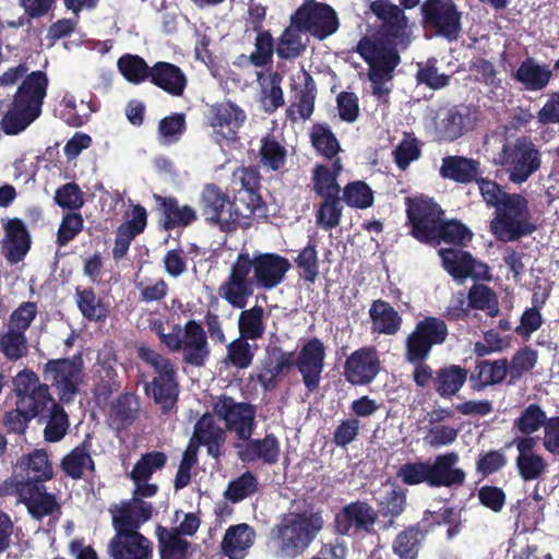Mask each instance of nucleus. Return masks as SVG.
I'll list each match as a JSON object with an SVG mask.
<instances>
[{"instance_id":"nucleus-1","label":"nucleus","mask_w":559,"mask_h":559,"mask_svg":"<svg viewBox=\"0 0 559 559\" xmlns=\"http://www.w3.org/2000/svg\"><path fill=\"white\" fill-rule=\"evenodd\" d=\"M370 11L382 22V28L388 41L393 47L372 45L368 40L360 41L358 49L368 62L373 94L378 97L386 95L390 91L392 71L400 62L396 49H404L409 43L412 26L402 9L386 0H374L370 3Z\"/></svg>"},{"instance_id":"nucleus-2","label":"nucleus","mask_w":559,"mask_h":559,"mask_svg":"<svg viewBox=\"0 0 559 559\" xmlns=\"http://www.w3.org/2000/svg\"><path fill=\"white\" fill-rule=\"evenodd\" d=\"M442 211L431 199L416 197L407 199V216L412 223V235L421 242H450L464 245L472 239L471 230L457 221H441Z\"/></svg>"},{"instance_id":"nucleus-3","label":"nucleus","mask_w":559,"mask_h":559,"mask_svg":"<svg viewBox=\"0 0 559 559\" xmlns=\"http://www.w3.org/2000/svg\"><path fill=\"white\" fill-rule=\"evenodd\" d=\"M13 391L16 396V409L7 417V426L14 431L24 432L26 424L44 415L55 405L47 384L31 369H23L13 379Z\"/></svg>"},{"instance_id":"nucleus-4","label":"nucleus","mask_w":559,"mask_h":559,"mask_svg":"<svg viewBox=\"0 0 559 559\" xmlns=\"http://www.w3.org/2000/svg\"><path fill=\"white\" fill-rule=\"evenodd\" d=\"M318 513H290L273 528L271 537L278 558H294L302 554L322 528Z\"/></svg>"},{"instance_id":"nucleus-5","label":"nucleus","mask_w":559,"mask_h":559,"mask_svg":"<svg viewBox=\"0 0 559 559\" xmlns=\"http://www.w3.org/2000/svg\"><path fill=\"white\" fill-rule=\"evenodd\" d=\"M48 80L41 71L32 72L20 86L12 108L2 118L7 134H17L37 119L46 96Z\"/></svg>"},{"instance_id":"nucleus-6","label":"nucleus","mask_w":559,"mask_h":559,"mask_svg":"<svg viewBox=\"0 0 559 559\" xmlns=\"http://www.w3.org/2000/svg\"><path fill=\"white\" fill-rule=\"evenodd\" d=\"M542 152L527 138L506 140L493 157V164L502 167L510 182L523 185L542 167Z\"/></svg>"},{"instance_id":"nucleus-7","label":"nucleus","mask_w":559,"mask_h":559,"mask_svg":"<svg viewBox=\"0 0 559 559\" xmlns=\"http://www.w3.org/2000/svg\"><path fill=\"white\" fill-rule=\"evenodd\" d=\"M492 233L503 241H512L531 234L535 227L531 223L527 199L520 193H510L496 210L490 223Z\"/></svg>"},{"instance_id":"nucleus-8","label":"nucleus","mask_w":559,"mask_h":559,"mask_svg":"<svg viewBox=\"0 0 559 559\" xmlns=\"http://www.w3.org/2000/svg\"><path fill=\"white\" fill-rule=\"evenodd\" d=\"M201 204L206 219L218 225L223 230L249 225L251 214L246 209L239 211L228 197L214 185H207L203 189Z\"/></svg>"},{"instance_id":"nucleus-9","label":"nucleus","mask_w":559,"mask_h":559,"mask_svg":"<svg viewBox=\"0 0 559 559\" xmlns=\"http://www.w3.org/2000/svg\"><path fill=\"white\" fill-rule=\"evenodd\" d=\"M139 356L157 372V377L146 385V391L152 394L155 402L159 404L165 412L170 409L178 395L174 366L168 359L162 357L147 346L139 347Z\"/></svg>"},{"instance_id":"nucleus-10","label":"nucleus","mask_w":559,"mask_h":559,"mask_svg":"<svg viewBox=\"0 0 559 559\" xmlns=\"http://www.w3.org/2000/svg\"><path fill=\"white\" fill-rule=\"evenodd\" d=\"M250 273V254L241 252L231 264L228 277L219 285L218 296L234 308H245L254 287Z\"/></svg>"},{"instance_id":"nucleus-11","label":"nucleus","mask_w":559,"mask_h":559,"mask_svg":"<svg viewBox=\"0 0 559 559\" xmlns=\"http://www.w3.org/2000/svg\"><path fill=\"white\" fill-rule=\"evenodd\" d=\"M420 11L426 28L449 40H455L459 37L461 12L452 0H426Z\"/></svg>"},{"instance_id":"nucleus-12","label":"nucleus","mask_w":559,"mask_h":559,"mask_svg":"<svg viewBox=\"0 0 559 559\" xmlns=\"http://www.w3.org/2000/svg\"><path fill=\"white\" fill-rule=\"evenodd\" d=\"M448 336V328L443 320L427 317L419 321L406 340V358L411 362L425 360L431 347L442 344Z\"/></svg>"},{"instance_id":"nucleus-13","label":"nucleus","mask_w":559,"mask_h":559,"mask_svg":"<svg viewBox=\"0 0 559 559\" xmlns=\"http://www.w3.org/2000/svg\"><path fill=\"white\" fill-rule=\"evenodd\" d=\"M214 414L225 423L228 430L241 440H248L254 427L255 411L252 405L221 395L213 404Z\"/></svg>"},{"instance_id":"nucleus-14","label":"nucleus","mask_w":559,"mask_h":559,"mask_svg":"<svg viewBox=\"0 0 559 559\" xmlns=\"http://www.w3.org/2000/svg\"><path fill=\"white\" fill-rule=\"evenodd\" d=\"M82 359L49 360L44 368L46 380L50 381L61 401L73 400L82 384Z\"/></svg>"},{"instance_id":"nucleus-15","label":"nucleus","mask_w":559,"mask_h":559,"mask_svg":"<svg viewBox=\"0 0 559 559\" xmlns=\"http://www.w3.org/2000/svg\"><path fill=\"white\" fill-rule=\"evenodd\" d=\"M294 22L299 23L306 33L324 39L338 28L336 12L328 4L308 2L302 4L294 14Z\"/></svg>"},{"instance_id":"nucleus-16","label":"nucleus","mask_w":559,"mask_h":559,"mask_svg":"<svg viewBox=\"0 0 559 559\" xmlns=\"http://www.w3.org/2000/svg\"><path fill=\"white\" fill-rule=\"evenodd\" d=\"M253 283L263 289L278 286L290 267L289 261L275 253H254L250 257Z\"/></svg>"},{"instance_id":"nucleus-17","label":"nucleus","mask_w":559,"mask_h":559,"mask_svg":"<svg viewBox=\"0 0 559 559\" xmlns=\"http://www.w3.org/2000/svg\"><path fill=\"white\" fill-rule=\"evenodd\" d=\"M325 347L318 338L307 341L300 348L296 360L302 381L308 390H316L321 380L324 367Z\"/></svg>"},{"instance_id":"nucleus-18","label":"nucleus","mask_w":559,"mask_h":559,"mask_svg":"<svg viewBox=\"0 0 559 559\" xmlns=\"http://www.w3.org/2000/svg\"><path fill=\"white\" fill-rule=\"evenodd\" d=\"M116 534L109 543L112 559H150L153 552L152 543L134 530H115Z\"/></svg>"},{"instance_id":"nucleus-19","label":"nucleus","mask_w":559,"mask_h":559,"mask_svg":"<svg viewBox=\"0 0 559 559\" xmlns=\"http://www.w3.org/2000/svg\"><path fill=\"white\" fill-rule=\"evenodd\" d=\"M380 359L372 347H364L352 353L345 362L344 374L352 384H368L379 373Z\"/></svg>"},{"instance_id":"nucleus-20","label":"nucleus","mask_w":559,"mask_h":559,"mask_svg":"<svg viewBox=\"0 0 559 559\" xmlns=\"http://www.w3.org/2000/svg\"><path fill=\"white\" fill-rule=\"evenodd\" d=\"M471 128L472 121L466 107L440 109L433 120L436 136L441 141L452 142Z\"/></svg>"},{"instance_id":"nucleus-21","label":"nucleus","mask_w":559,"mask_h":559,"mask_svg":"<svg viewBox=\"0 0 559 559\" xmlns=\"http://www.w3.org/2000/svg\"><path fill=\"white\" fill-rule=\"evenodd\" d=\"M246 120L245 111L231 102L215 104L210 109L209 122L215 133L226 140H234Z\"/></svg>"},{"instance_id":"nucleus-22","label":"nucleus","mask_w":559,"mask_h":559,"mask_svg":"<svg viewBox=\"0 0 559 559\" xmlns=\"http://www.w3.org/2000/svg\"><path fill=\"white\" fill-rule=\"evenodd\" d=\"M459 454L449 452L437 455L432 463L429 462V486L453 487L461 486L465 480V472L457 466Z\"/></svg>"},{"instance_id":"nucleus-23","label":"nucleus","mask_w":559,"mask_h":559,"mask_svg":"<svg viewBox=\"0 0 559 559\" xmlns=\"http://www.w3.org/2000/svg\"><path fill=\"white\" fill-rule=\"evenodd\" d=\"M439 255L443 267L456 280L468 276L486 277L488 269L485 264L476 262L469 253L459 249H440Z\"/></svg>"},{"instance_id":"nucleus-24","label":"nucleus","mask_w":559,"mask_h":559,"mask_svg":"<svg viewBox=\"0 0 559 559\" xmlns=\"http://www.w3.org/2000/svg\"><path fill=\"white\" fill-rule=\"evenodd\" d=\"M513 443L518 450L516 467L520 476L524 480L539 478L546 472L547 463L534 451L537 440L532 437H521L514 439Z\"/></svg>"},{"instance_id":"nucleus-25","label":"nucleus","mask_w":559,"mask_h":559,"mask_svg":"<svg viewBox=\"0 0 559 559\" xmlns=\"http://www.w3.org/2000/svg\"><path fill=\"white\" fill-rule=\"evenodd\" d=\"M135 496L110 510L115 530H136L152 516V506Z\"/></svg>"},{"instance_id":"nucleus-26","label":"nucleus","mask_w":559,"mask_h":559,"mask_svg":"<svg viewBox=\"0 0 559 559\" xmlns=\"http://www.w3.org/2000/svg\"><path fill=\"white\" fill-rule=\"evenodd\" d=\"M166 463V455L162 452H151L143 455L134 465L130 476L135 488L134 495L152 497L157 491V486L148 484L150 477Z\"/></svg>"},{"instance_id":"nucleus-27","label":"nucleus","mask_w":559,"mask_h":559,"mask_svg":"<svg viewBox=\"0 0 559 559\" xmlns=\"http://www.w3.org/2000/svg\"><path fill=\"white\" fill-rule=\"evenodd\" d=\"M297 80L298 84H304V87L299 88L297 82L295 83V100L288 107L287 115L292 120H306L313 112L316 83L306 71H300L297 74Z\"/></svg>"},{"instance_id":"nucleus-28","label":"nucleus","mask_w":559,"mask_h":559,"mask_svg":"<svg viewBox=\"0 0 559 559\" xmlns=\"http://www.w3.org/2000/svg\"><path fill=\"white\" fill-rule=\"evenodd\" d=\"M255 539L254 531L248 524H237L227 528L222 540V552L228 559H243Z\"/></svg>"},{"instance_id":"nucleus-29","label":"nucleus","mask_w":559,"mask_h":559,"mask_svg":"<svg viewBox=\"0 0 559 559\" xmlns=\"http://www.w3.org/2000/svg\"><path fill=\"white\" fill-rule=\"evenodd\" d=\"M181 350L185 359L193 365L201 366L209 356L207 341L203 328L195 321H189L182 333Z\"/></svg>"},{"instance_id":"nucleus-30","label":"nucleus","mask_w":559,"mask_h":559,"mask_svg":"<svg viewBox=\"0 0 559 559\" xmlns=\"http://www.w3.org/2000/svg\"><path fill=\"white\" fill-rule=\"evenodd\" d=\"M238 455L242 462H252L261 460L267 464H274L280 457L281 447L278 440L267 435L261 440H251L238 444Z\"/></svg>"},{"instance_id":"nucleus-31","label":"nucleus","mask_w":559,"mask_h":559,"mask_svg":"<svg viewBox=\"0 0 559 559\" xmlns=\"http://www.w3.org/2000/svg\"><path fill=\"white\" fill-rule=\"evenodd\" d=\"M17 492L28 512L35 519L39 520L46 515L52 514L59 509L55 496L43 491V487L40 486H23L17 489Z\"/></svg>"},{"instance_id":"nucleus-32","label":"nucleus","mask_w":559,"mask_h":559,"mask_svg":"<svg viewBox=\"0 0 559 559\" xmlns=\"http://www.w3.org/2000/svg\"><path fill=\"white\" fill-rule=\"evenodd\" d=\"M294 365L293 355L285 352H272L263 360L258 372V381L265 389H273L277 381Z\"/></svg>"},{"instance_id":"nucleus-33","label":"nucleus","mask_w":559,"mask_h":559,"mask_svg":"<svg viewBox=\"0 0 559 559\" xmlns=\"http://www.w3.org/2000/svg\"><path fill=\"white\" fill-rule=\"evenodd\" d=\"M152 82L173 96L182 95L187 86V78L175 64L157 62L151 68Z\"/></svg>"},{"instance_id":"nucleus-34","label":"nucleus","mask_w":559,"mask_h":559,"mask_svg":"<svg viewBox=\"0 0 559 559\" xmlns=\"http://www.w3.org/2000/svg\"><path fill=\"white\" fill-rule=\"evenodd\" d=\"M31 247V238L25 225L17 218L10 219L5 225L4 248L11 263H17L26 255Z\"/></svg>"},{"instance_id":"nucleus-35","label":"nucleus","mask_w":559,"mask_h":559,"mask_svg":"<svg viewBox=\"0 0 559 559\" xmlns=\"http://www.w3.org/2000/svg\"><path fill=\"white\" fill-rule=\"evenodd\" d=\"M374 512L366 503H352L336 516V528L340 533L346 534L350 528H362L368 531L374 523Z\"/></svg>"},{"instance_id":"nucleus-36","label":"nucleus","mask_w":559,"mask_h":559,"mask_svg":"<svg viewBox=\"0 0 559 559\" xmlns=\"http://www.w3.org/2000/svg\"><path fill=\"white\" fill-rule=\"evenodd\" d=\"M259 174L252 168H239L233 174V183L239 185L237 200L246 203V210L252 215L261 205V198L255 191Z\"/></svg>"},{"instance_id":"nucleus-37","label":"nucleus","mask_w":559,"mask_h":559,"mask_svg":"<svg viewBox=\"0 0 559 559\" xmlns=\"http://www.w3.org/2000/svg\"><path fill=\"white\" fill-rule=\"evenodd\" d=\"M440 174L443 178L457 182H469L477 180L480 175L479 163L471 158L449 156L443 158Z\"/></svg>"},{"instance_id":"nucleus-38","label":"nucleus","mask_w":559,"mask_h":559,"mask_svg":"<svg viewBox=\"0 0 559 559\" xmlns=\"http://www.w3.org/2000/svg\"><path fill=\"white\" fill-rule=\"evenodd\" d=\"M193 438L207 447L209 454L219 455V448L225 442V430L215 424L211 414H204L195 424Z\"/></svg>"},{"instance_id":"nucleus-39","label":"nucleus","mask_w":559,"mask_h":559,"mask_svg":"<svg viewBox=\"0 0 559 559\" xmlns=\"http://www.w3.org/2000/svg\"><path fill=\"white\" fill-rule=\"evenodd\" d=\"M342 170L340 159H335L331 167L317 166L312 176L314 191L323 199H336L341 191L337 177Z\"/></svg>"},{"instance_id":"nucleus-40","label":"nucleus","mask_w":559,"mask_h":559,"mask_svg":"<svg viewBox=\"0 0 559 559\" xmlns=\"http://www.w3.org/2000/svg\"><path fill=\"white\" fill-rule=\"evenodd\" d=\"M550 78V68L547 64H539L531 58L523 61L515 73V79L528 91L545 88Z\"/></svg>"},{"instance_id":"nucleus-41","label":"nucleus","mask_w":559,"mask_h":559,"mask_svg":"<svg viewBox=\"0 0 559 559\" xmlns=\"http://www.w3.org/2000/svg\"><path fill=\"white\" fill-rule=\"evenodd\" d=\"M307 33L299 23L294 22V16L290 17V24L282 34L276 47V53L283 59L297 58L306 48Z\"/></svg>"},{"instance_id":"nucleus-42","label":"nucleus","mask_w":559,"mask_h":559,"mask_svg":"<svg viewBox=\"0 0 559 559\" xmlns=\"http://www.w3.org/2000/svg\"><path fill=\"white\" fill-rule=\"evenodd\" d=\"M369 314L372 320V329L378 333L393 335L401 328V316L385 301H374L369 310Z\"/></svg>"},{"instance_id":"nucleus-43","label":"nucleus","mask_w":559,"mask_h":559,"mask_svg":"<svg viewBox=\"0 0 559 559\" xmlns=\"http://www.w3.org/2000/svg\"><path fill=\"white\" fill-rule=\"evenodd\" d=\"M21 466L24 468L29 480L45 481L53 475L48 455L43 450H35L33 453L23 456L21 459Z\"/></svg>"},{"instance_id":"nucleus-44","label":"nucleus","mask_w":559,"mask_h":559,"mask_svg":"<svg viewBox=\"0 0 559 559\" xmlns=\"http://www.w3.org/2000/svg\"><path fill=\"white\" fill-rule=\"evenodd\" d=\"M238 326L241 337L247 340L260 338L265 331L264 309L261 306H253L241 311Z\"/></svg>"},{"instance_id":"nucleus-45","label":"nucleus","mask_w":559,"mask_h":559,"mask_svg":"<svg viewBox=\"0 0 559 559\" xmlns=\"http://www.w3.org/2000/svg\"><path fill=\"white\" fill-rule=\"evenodd\" d=\"M467 373L460 366L451 365L439 370L436 389L443 396L455 394L466 381Z\"/></svg>"},{"instance_id":"nucleus-46","label":"nucleus","mask_w":559,"mask_h":559,"mask_svg":"<svg viewBox=\"0 0 559 559\" xmlns=\"http://www.w3.org/2000/svg\"><path fill=\"white\" fill-rule=\"evenodd\" d=\"M162 205L164 207L165 227L167 229L189 225L197 218V213L192 207L179 205L175 199H164Z\"/></svg>"},{"instance_id":"nucleus-47","label":"nucleus","mask_w":559,"mask_h":559,"mask_svg":"<svg viewBox=\"0 0 559 559\" xmlns=\"http://www.w3.org/2000/svg\"><path fill=\"white\" fill-rule=\"evenodd\" d=\"M468 307L483 310L495 317L499 312L498 298L492 289L483 284L474 285L468 293Z\"/></svg>"},{"instance_id":"nucleus-48","label":"nucleus","mask_w":559,"mask_h":559,"mask_svg":"<svg viewBox=\"0 0 559 559\" xmlns=\"http://www.w3.org/2000/svg\"><path fill=\"white\" fill-rule=\"evenodd\" d=\"M310 139L316 150L328 158L334 157L341 150L334 133L325 124H314L310 131Z\"/></svg>"},{"instance_id":"nucleus-49","label":"nucleus","mask_w":559,"mask_h":559,"mask_svg":"<svg viewBox=\"0 0 559 559\" xmlns=\"http://www.w3.org/2000/svg\"><path fill=\"white\" fill-rule=\"evenodd\" d=\"M158 540L163 559H183L188 550V542L174 531L158 530Z\"/></svg>"},{"instance_id":"nucleus-50","label":"nucleus","mask_w":559,"mask_h":559,"mask_svg":"<svg viewBox=\"0 0 559 559\" xmlns=\"http://www.w3.org/2000/svg\"><path fill=\"white\" fill-rule=\"evenodd\" d=\"M260 154L265 167L277 170L285 165L287 151L274 135L269 134L262 140Z\"/></svg>"},{"instance_id":"nucleus-51","label":"nucleus","mask_w":559,"mask_h":559,"mask_svg":"<svg viewBox=\"0 0 559 559\" xmlns=\"http://www.w3.org/2000/svg\"><path fill=\"white\" fill-rule=\"evenodd\" d=\"M118 69L126 80L139 84L151 78V69L146 62L135 55H124L118 60Z\"/></svg>"},{"instance_id":"nucleus-52","label":"nucleus","mask_w":559,"mask_h":559,"mask_svg":"<svg viewBox=\"0 0 559 559\" xmlns=\"http://www.w3.org/2000/svg\"><path fill=\"white\" fill-rule=\"evenodd\" d=\"M378 501L381 512L396 516L404 509L405 495L395 484L386 483L379 492Z\"/></svg>"},{"instance_id":"nucleus-53","label":"nucleus","mask_w":559,"mask_h":559,"mask_svg":"<svg viewBox=\"0 0 559 559\" xmlns=\"http://www.w3.org/2000/svg\"><path fill=\"white\" fill-rule=\"evenodd\" d=\"M93 468V461L85 447H76L62 460V469L72 478H80Z\"/></svg>"},{"instance_id":"nucleus-54","label":"nucleus","mask_w":559,"mask_h":559,"mask_svg":"<svg viewBox=\"0 0 559 559\" xmlns=\"http://www.w3.org/2000/svg\"><path fill=\"white\" fill-rule=\"evenodd\" d=\"M43 416L48 417V423L45 428L46 439L50 442L61 440L69 426L67 414L62 407L55 402V405L49 407Z\"/></svg>"},{"instance_id":"nucleus-55","label":"nucleus","mask_w":559,"mask_h":559,"mask_svg":"<svg viewBox=\"0 0 559 559\" xmlns=\"http://www.w3.org/2000/svg\"><path fill=\"white\" fill-rule=\"evenodd\" d=\"M396 476L405 485L415 486L424 483L429 485V462H407L400 466Z\"/></svg>"},{"instance_id":"nucleus-56","label":"nucleus","mask_w":559,"mask_h":559,"mask_svg":"<svg viewBox=\"0 0 559 559\" xmlns=\"http://www.w3.org/2000/svg\"><path fill=\"white\" fill-rule=\"evenodd\" d=\"M343 200L355 209H367L373 203L371 189L362 181H354L344 188Z\"/></svg>"},{"instance_id":"nucleus-57","label":"nucleus","mask_w":559,"mask_h":559,"mask_svg":"<svg viewBox=\"0 0 559 559\" xmlns=\"http://www.w3.org/2000/svg\"><path fill=\"white\" fill-rule=\"evenodd\" d=\"M419 530L411 527L397 535L393 549L402 559H416L419 550Z\"/></svg>"},{"instance_id":"nucleus-58","label":"nucleus","mask_w":559,"mask_h":559,"mask_svg":"<svg viewBox=\"0 0 559 559\" xmlns=\"http://www.w3.org/2000/svg\"><path fill=\"white\" fill-rule=\"evenodd\" d=\"M0 350L9 359L16 360L27 353L26 337L17 330L8 329V331L0 336Z\"/></svg>"},{"instance_id":"nucleus-59","label":"nucleus","mask_w":559,"mask_h":559,"mask_svg":"<svg viewBox=\"0 0 559 559\" xmlns=\"http://www.w3.org/2000/svg\"><path fill=\"white\" fill-rule=\"evenodd\" d=\"M185 129L186 121L183 115L176 114L166 117L159 121L158 140L162 144L166 145L176 143L183 134Z\"/></svg>"},{"instance_id":"nucleus-60","label":"nucleus","mask_w":559,"mask_h":559,"mask_svg":"<svg viewBox=\"0 0 559 559\" xmlns=\"http://www.w3.org/2000/svg\"><path fill=\"white\" fill-rule=\"evenodd\" d=\"M476 371L481 386L501 382L509 373L506 360L484 361L477 366Z\"/></svg>"},{"instance_id":"nucleus-61","label":"nucleus","mask_w":559,"mask_h":559,"mask_svg":"<svg viewBox=\"0 0 559 559\" xmlns=\"http://www.w3.org/2000/svg\"><path fill=\"white\" fill-rule=\"evenodd\" d=\"M538 359V353L530 347L520 349L511 359L508 366L509 374L512 379L521 378L524 373L531 371Z\"/></svg>"},{"instance_id":"nucleus-62","label":"nucleus","mask_w":559,"mask_h":559,"mask_svg":"<svg viewBox=\"0 0 559 559\" xmlns=\"http://www.w3.org/2000/svg\"><path fill=\"white\" fill-rule=\"evenodd\" d=\"M257 486L255 477L247 472L229 484L225 496L228 500L238 502L252 495L257 490Z\"/></svg>"},{"instance_id":"nucleus-63","label":"nucleus","mask_w":559,"mask_h":559,"mask_svg":"<svg viewBox=\"0 0 559 559\" xmlns=\"http://www.w3.org/2000/svg\"><path fill=\"white\" fill-rule=\"evenodd\" d=\"M546 415L537 405H530L522 415L515 420L514 426L520 432L531 435L537 431L540 426H545Z\"/></svg>"},{"instance_id":"nucleus-64","label":"nucleus","mask_w":559,"mask_h":559,"mask_svg":"<svg viewBox=\"0 0 559 559\" xmlns=\"http://www.w3.org/2000/svg\"><path fill=\"white\" fill-rule=\"evenodd\" d=\"M61 118L71 126H81L84 121L87 104L83 100H78L72 95H66L61 103Z\"/></svg>"}]
</instances>
